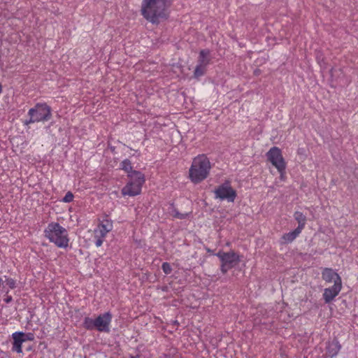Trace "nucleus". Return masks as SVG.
I'll use <instances>...</instances> for the list:
<instances>
[{
    "label": "nucleus",
    "instance_id": "obj_1",
    "mask_svg": "<svg viewBox=\"0 0 358 358\" xmlns=\"http://www.w3.org/2000/svg\"><path fill=\"white\" fill-rule=\"evenodd\" d=\"M210 169L208 158L205 155H199L193 159L189 170V178L193 183H200L208 178Z\"/></svg>",
    "mask_w": 358,
    "mask_h": 358
},
{
    "label": "nucleus",
    "instance_id": "obj_2",
    "mask_svg": "<svg viewBox=\"0 0 358 358\" xmlns=\"http://www.w3.org/2000/svg\"><path fill=\"white\" fill-rule=\"evenodd\" d=\"M45 237L59 248L69 246V238L67 230L57 222H50L44 230Z\"/></svg>",
    "mask_w": 358,
    "mask_h": 358
},
{
    "label": "nucleus",
    "instance_id": "obj_3",
    "mask_svg": "<svg viewBox=\"0 0 358 358\" xmlns=\"http://www.w3.org/2000/svg\"><path fill=\"white\" fill-rule=\"evenodd\" d=\"M144 182L143 176L141 172L134 171L129 175V180L122 188L123 195L134 196L141 193L142 185Z\"/></svg>",
    "mask_w": 358,
    "mask_h": 358
},
{
    "label": "nucleus",
    "instance_id": "obj_4",
    "mask_svg": "<svg viewBox=\"0 0 358 358\" xmlns=\"http://www.w3.org/2000/svg\"><path fill=\"white\" fill-rule=\"evenodd\" d=\"M215 255L221 262L220 271L222 274H226L229 270L235 267L241 262L239 255L234 251L226 252L221 250Z\"/></svg>",
    "mask_w": 358,
    "mask_h": 358
},
{
    "label": "nucleus",
    "instance_id": "obj_5",
    "mask_svg": "<svg viewBox=\"0 0 358 358\" xmlns=\"http://www.w3.org/2000/svg\"><path fill=\"white\" fill-rule=\"evenodd\" d=\"M29 116H33L34 121L47 122L50 120L52 117L51 108L45 103H36L34 108H31L28 111Z\"/></svg>",
    "mask_w": 358,
    "mask_h": 358
},
{
    "label": "nucleus",
    "instance_id": "obj_6",
    "mask_svg": "<svg viewBox=\"0 0 358 358\" xmlns=\"http://www.w3.org/2000/svg\"><path fill=\"white\" fill-rule=\"evenodd\" d=\"M268 160L274 166L282 176L286 169V162L282 157L281 150L272 147L266 153Z\"/></svg>",
    "mask_w": 358,
    "mask_h": 358
},
{
    "label": "nucleus",
    "instance_id": "obj_7",
    "mask_svg": "<svg viewBox=\"0 0 358 358\" xmlns=\"http://www.w3.org/2000/svg\"><path fill=\"white\" fill-rule=\"evenodd\" d=\"M215 198L221 201L227 200L233 203L237 196L236 191L232 188L229 181L227 180L219 185L215 190Z\"/></svg>",
    "mask_w": 358,
    "mask_h": 358
},
{
    "label": "nucleus",
    "instance_id": "obj_8",
    "mask_svg": "<svg viewBox=\"0 0 358 358\" xmlns=\"http://www.w3.org/2000/svg\"><path fill=\"white\" fill-rule=\"evenodd\" d=\"M113 222L108 217L104 218L94 229L95 245L99 248L102 245L108 233L113 229Z\"/></svg>",
    "mask_w": 358,
    "mask_h": 358
},
{
    "label": "nucleus",
    "instance_id": "obj_9",
    "mask_svg": "<svg viewBox=\"0 0 358 358\" xmlns=\"http://www.w3.org/2000/svg\"><path fill=\"white\" fill-rule=\"evenodd\" d=\"M141 13L143 17L151 22H157V0H143Z\"/></svg>",
    "mask_w": 358,
    "mask_h": 358
},
{
    "label": "nucleus",
    "instance_id": "obj_10",
    "mask_svg": "<svg viewBox=\"0 0 358 358\" xmlns=\"http://www.w3.org/2000/svg\"><path fill=\"white\" fill-rule=\"evenodd\" d=\"M112 318V315L109 312L99 315L95 318V329L100 332H109Z\"/></svg>",
    "mask_w": 358,
    "mask_h": 358
},
{
    "label": "nucleus",
    "instance_id": "obj_11",
    "mask_svg": "<svg viewBox=\"0 0 358 358\" xmlns=\"http://www.w3.org/2000/svg\"><path fill=\"white\" fill-rule=\"evenodd\" d=\"M342 288V280L338 278L337 280H334V284L328 287L325 288L323 293V299L326 303H329L341 292Z\"/></svg>",
    "mask_w": 358,
    "mask_h": 358
},
{
    "label": "nucleus",
    "instance_id": "obj_12",
    "mask_svg": "<svg viewBox=\"0 0 358 358\" xmlns=\"http://www.w3.org/2000/svg\"><path fill=\"white\" fill-rule=\"evenodd\" d=\"M171 0H158V23L169 17Z\"/></svg>",
    "mask_w": 358,
    "mask_h": 358
},
{
    "label": "nucleus",
    "instance_id": "obj_13",
    "mask_svg": "<svg viewBox=\"0 0 358 358\" xmlns=\"http://www.w3.org/2000/svg\"><path fill=\"white\" fill-rule=\"evenodd\" d=\"M326 354L327 357L333 358L336 357L341 349V345L338 340L334 338L332 341L326 343Z\"/></svg>",
    "mask_w": 358,
    "mask_h": 358
},
{
    "label": "nucleus",
    "instance_id": "obj_14",
    "mask_svg": "<svg viewBox=\"0 0 358 358\" xmlns=\"http://www.w3.org/2000/svg\"><path fill=\"white\" fill-rule=\"evenodd\" d=\"M22 331H15L12 334L13 346L12 351L17 353H22V343L24 339L22 338Z\"/></svg>",
    "mask_w": 358,
    "mask_h": 358
},
{
    "label": "nucleus",
    "instance_id": "obj_15",
    "mask_svg": "<svg viewBox=\"0 0 358 358\" xmlns=\"http://www.w3.org/2000/svg\"><path fill=\"white\" fill-rule=\"evenodd\" d=\"M322 278L327 282H331L341 278V276L331 268H324L322 271Z\"/></svg>",
    "mask_w": 358,
    "mask_h": 358
},
{
    "label": "nucleus",
    "instance_id": "obj_16",
    "mask_svg": "<svg viewBox=\"0 0 358 358\" xmlns=\"http://www.w3.org/2000/svg\"><path fill=\"white\" fill-rule=\"evenodd\" d=\"M211 61L210 50L209 49L201 50L198 57L197 64L207 66Z\"/></svg>",
    "mask_w": 358,
    "mask_h": 358
},
{
    "label": "nucleus",
    "instance_id": "obj_17",
    "mask_svg": "<svg viewBox=\"0 0 358 358\" xmlns=\"http://www.w3.org/2000/svg\"><path fill=\"white\" fill-rule=\"evenodd\" d=\"M301 231L296 228L290 232L284 234L281 237V243L284 244L292 243L301 234Z\"/></svg>",
    "mask_w": 358,
    "mask_h": 358
},
{
    "label": "nucleus",
    "instance_id": "obj_18",
    "mask_svg": "<svg viewBox=\"0 0 358 358\" xmlns=\"http://www.w3.org/2000/svg\"><path fill=\"white\" fill-rule=\"evenodd\" d=\"M294 217L298 222V227H296V229H298L300 231H302L305 227L306 223V216L300 211H296L294 213Z\"/></svg>",
    "mask_w": 358,
    "mask_h": 358
},
{
    "label": "nucleus",
    "instance_id": "obj_19",
    "mask_svg": "<svg viewBox=\"0 0 358 358\" xmlns=\"http://www.w3.org/2000/svg\"><path fill=\"white\" fill-rule=\"evenodd\" d=\"M206 71L207 66L197 64L193 73L194 78L199 80L201 77L206 74Z\"/></svg>",
    "mask_w": 358,
    "mask_h": 358
},
{
    "label": "nucleus",
    "instance_id": "obj_20",
    "mask_svg": "<svg viewBox=\"0 0 358 358\" xmlns=\"http://www.w3.org/2000/svg\"><path fill=\"white\" fill-rule=\"evenodd\" d=\"M169 213L175 218L179 220L186 219L188 216L187 213H180L173 206V204H171L169 208Z\"/></svg>",
    "mask_w": 358,
    "mask_h": 358
},
{
    "label": "nucleus",
    "instance_id": "obj_21",
    "mask_svg": "<svg viewBox=\"0 0 358 358\" xmlns=\"http://www.w3.org/2000/svg\"><path fill=\"white\" fill-rule=\"evenodd\" d=\"M121 169L124 170L125 172L128 173V176L129 177L130 174H132L135 171L132 170V166L131 162L126 159L123 160L120 164Z\"/></svg>",
    "mask_w": 358,
    "mask_h": 358
},
{
    "label": "nucleus",
    "instance_id": "obj_22",
    "mask_svg": "<svg viewBox=\"0 0 358 358\" xmlns=\"http://www.w3.org/2000/svg\"><path fill=\"white\" fill-rule=\"evenodd\" d=\"M95 319H92L90 317H85L84 319L83 325L84 327L87 330H92L95 329Z\"/></svg>",
    "mask_w": 358,
    "mask_h": 358
},
{
    "label": "nucleus",
    "instance_id": "obj_23",
    "mask_svg": "<svg viewBox=\"0 0 358 358\" xmlns=\"http://www.w3.org/2000/svg\"><path fill=\"white\" fill-rule=\"evenodd\" d=\"M5 282L6 285L11 289H14L16 287L15 280L13 278H7L6 276H5Z\"/></svg>",
    "mask_w": 358,
    "mask_h": 358
},
{
    "label": "nucleus",
    "instance_id": "obj_24",
    "mask_svg": "<svg viewBox=\"0 0 358 358\" xmlns=\"http://www.w3.org/2000/svg\"><path fill=\"white\" fill-rule=\"evenodd\" d=\"M162 268L165 274H170L172 271V268L168 262H164L162 264Z\"/></svg>",
    "mask_w": 358,
    "mask_h": 358
},
{
    "label": "nucleus",
    "instance_id": "obj_25",
    "mask_svg": "<svg viewBox=\"0 0 358 358\" xmlns=\"http://www.w3.org/2000/svg\"><path fill=\"white\" fill-rule=\"evenodd\" d=\"M73 199V194L71 192H68L64 197L62 199V201L65 203L71 202Z\"/></svg>",
    "mask_w": 358,
    "mask_h": 358
},
{
    "label": "nucleus",
    "instance_id": "obj_26",
    "mask_svg": "<svg viewBox=\"0 0 358 358\" xmlns=\"http://www.w3.org/2000/svg\"><path fill=\"white\" fill-rule=\"evenodd\" d=\"M22 338L24 339V342L27 341H33L34 338V334L32 333L25 334L23 332Z\"/></svg>",
    "mask_w": 358,
    "mask_h": 358
},
{
    "label": "nucleus",
    "instance_id": "obj_27",
    "mask_svg": "<svg viewBox=\"0 0 358 358\" xmlns=\"http://www.w3.org/2000/svg\"><path fill=\"white\" fill-rule=\"evenodd\" d=\"M29 117H30L29 119L24 122V124L27 125V124H29L31 123L37 122L36 121L33 120H34V118H33V116H29Z\"/></svg>",
    "mask_w": 358,
    "mask_h": 358
},
{
    "label": "nucleus",
    "instance_id": "obj_28",
    "mask_svg": "<svg viewBox=\"0 0 358 358\" xmlns=\"http://www.w3.org/2000/svg\"><path fill=\"white\" fill-rule=\"evenodd\" d=\"M12 300H13V298H12V296H6V297L4 299V301H5L6 303H10Z\"/></svg>",
    "mask_w": 358,
    "mask_h": 358
},
{
    "label": "nucleus",
    "instance_id": "obj_29",
    "mask_svg": "<svg viewBox=\"0 0 358 358\" xmlns=\"http://www.w3.org/2000/svg\"><path fill=\"white\" fill-rule=\"evenodd\" d=\"M159 358H171L169 355H167L166 354H163L162 356H160Z\"/></svg>",
    "mask_w": 358,
    "mask_h": 358
},
{
    "label": "nucleus",
    "instance_id": "obj_30",
    "mask_svg": "<svg viewBox=\"0 0 358 358\" xmlns=\"http://www.w3.org/2000/svg\"><path fill=\"white\" fill-rule=\"evenodd\" d=\"M2 282H3V280H2V278H0V286L1 285Z\"/></svg>",
    "mask_w": 358,
    "mask_h": 358
},
{
    "label": "nucleus",
    "instance_id": "obj_31",
    "mask_svg": "<svg viewBox=\"0 0 358 358\" xmlns=\"http://www.w3.org/2000/svg\"><path fill=\"white\" fill-rule=\"evenodd\" d=\"M129 358H137V357H136L134 356H130Z\"/></svg>",
    "mask_w": 358,
    "mask_h": 358
}]
</instances>
